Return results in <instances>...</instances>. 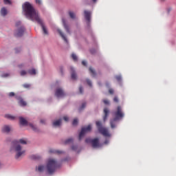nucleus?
<instances>
[{
  "label": "nucleus",
  "instance_id": "nucleus-47",
  "mask_svg": "<svg viewBox=\"0 0 176 176\" xmlns=\"http://www.w3.org/2000/svg\"><path fill=\"white\" fill-rule=\"evenodd\" d=\"M109 93L110 94H113V89H110L109 90Z\"/></svg>",
  "mask_w": 176,
  "mask_h": 176
},
{
  "label": "nucleus",
  "instance_id": "nucleus-1",
  "mask_svg": "<svg viewBox=\"0 0 176 176\" xmlns=\"http://www.w3.org/2000/svg\"><path fill=\"white\" fill-rule=\"evenodd\" d=\"M20 144L26 145L27 141L24 139H21L19 141L14 140L11 143L10 151L11 152H16L15 159H19L21 156L25 155V150L23 149Z\"/></svg>",
  "mask_w": 176,
  "mask_h": 176
},
{
  "label": "nucleus",
  "instance_id": "nucleus-44",
  "mask_svg": "<svg viewBox=\"0 0 176 176\" xmlns=\"http://www.w3.org/2000/svg\"><path fill=\"white\" fill-rule=\"evenodd\" d=\"M82 65H84L85 67H86V65H87V63L85 60H82Z\"/></svg>",
  "mask_w": 176,
  "mask_h": 176
},
{
  "label": "nucleus",
  "instance_id": "nucleus-41",
  "mask_svg": "<svg viewBox=\"0 0 176 176\" xmlns=\"http://www.w3.org/2000/svg\"><path fill=\"white\" fill-rule=\"evenodd\" d=\"M4 3H5L6 5H10V0H4Z\"/></svg>",
  "mask_w": 176,
  "mask_h": 176
},
{
  "label": "nucleus",
  "instance_id": "nucleus-5",
  "mask_svg": "<svg viewBox=\"0 0 176 176\" xmlns=\"http://www.w3.org/2000/svg\"><path fill=\"white\" fill-rule=\"evenodd\" d=\"M97 129L102 135L104 137H111V133L108 131V129L102 126V124L100 121L96 122Z\"/></svg>",
  "mask_w": 176,
  "mask_h": 176
},
{
  "label": "nucleus",
  "instance_id": "nucleus-36",
  "mask_svg": "<svg viewBox=\"0 0 176 176\" xmlns=\"http://www.w3.org/2000/svg\"><path fill=\"white\" fill-rule=\"evenodd\" d=\"M87 85H89V86L90 87H92L91 81L90 80L87 79Z\"/></svg>",
  "mask_w": 176,
  "mask_h": 176
},
{
  "label": "nucleus",
  "instance_id": "nucleus-46",
  "mask_svg": "<svg viewBox=\"0 0 176 176\" xmlns=\"http://www.w3.org/2000/svg\"><path fill=\"white\" fill-rule=\"evenodd\" d=\"M63 119H64L65 122H68V120H69V118L67 116L63 117Z\"/></svg>",
  "mask_w": 176,
  "mask_h": 176
},
{
  "label": "nucleus",
  "instance_id": "nucleus-43",
  "mask_svg": "<svg viewBox=\"0 0 176 176\" xmlns=\"http://www.w3.org/2000/svg\"><path fill=\"white\" fill-rule=\"evenodd\" d=\"M20 25H21V22L18 21V22L16 23V27H19Z\"/></svg>",
  "mask_w": 176,
  "mask_h": 176
},
{
  "label": "nucleus",
  "instance_id": "nucleus-15",
  "mask_svg": "<svg viewBox=\"0 0 176 176\" xmlns=\"http://www.w3.org/2000/svg\"><path fill=\"white\" fill-rule=\"evenodd\" d=\"M19 122L20 124H21L22 126H27V124H28V122L26 121V120H25L23 117L19 118Z\"/></svg>",
  "mask_w": 176,
  "mask_h": 176
},
{
  "label": "nucleus",
  "instance_id": "nucleus-30",
  "mask_svg": "<svg viewBox=\"0 0 176 176\" xmlns=\"http://www.w3.org/2000/svg\"><path fill=\"white\" fill-rule=\"evenodd\" d=\"M89 72L91 74L92 76H94L96 75V72L94 71V69H93V68L89 67Z\"/></svg>",
  "mask_w": 176,
  "mask_h": 176
},
{
  "label": "nucleus",
  "instance_id": "nucleus-7",
  "mask_svg": "<svg viewBox=\"0 0 176 176\" xmlns=\"http://www.w3.org/2000/svg\"><path fill=\"white\" fill-rule=\"evenodd\" d=\"M85 142H87V144L91 143L93 148H98V146H100V142L98 140V138H95V139L87 138L85 140Z\"/></svg>",
  "mask_w": 176,
  "mask_h": 176
},
{
  "label": "nucleus",
  "instance_id": "nucleus-53",
  "mask_svg": "<svg viewBox=\"0 0 176 176\" xmlns=\"http://www.w3.org/2000/svg\"><path fill=\"white\" fill-rule=\"evenodd\" d=\"M60 72H61V74H62V75H63V67H60Z\"/></svg>",
  "mask_w": 176,
  "mask_h": 176
},
{
  "label": "nucleus",
  "instance_id": "nucleus-25",
  "mask_svg": "<svg viewBox=\"0 0 176 176\" xmlns=\"http://www.w3.org/2000/svg\"><path fill=\"white\" fill-rule=\"evenodd\" d=\"M50 153H58V155L63 153V151H54V150H50Z\"/></svg>",
  "mask_w": 176,
  "mask_h": 176
},
{
  "label": "nucleus",
  "instance_id": "nucleus-9",
  "mask_svg": "<svg viewBox=\"0 0 176 176\" xmlns=\"http://www.w3.org/2000/svg\"><path fill=\"white\" fill-rule=\"evenodd\" d=\"M36 21H37V23L40 24V25H41L43 34H45V35H47V29H46V27L45 26V24H43V21H42V19H41V18H38Z\"/></svg>",
  "mask_w": 176,
  "mask_h": 176
},
{
  "label": "nucleus",
  "instance_id": "nucleus-39",
  "mask_svg": "<svg viewBox=\"0 0 176 176\" xmlns=\"http://www.w3.org/2000/svg\"><path fill=\"white\" fill-rule=\"evenodd\" d=\"M79 91L80 94H83V87L82 86L79 87Z\"/></svg>",
  "mask_w": 176,
  "mask_h": 176
},
{
  "label": "nucleus",
  "instance_id": "nucleus-8",
  "mask_svg": "<svg viewBox=\"0 0 176 176\" xmlns=\"http://www.w3.org/2000/svg\"><path fill=\"white\" fill-rule=\"evenodd\" d=\"M25 32V28L23 26L19 28L16 32H15V36L17 38H19L20 36H23L24 35V32Z\"/></svg>",
  "mask_w": 176,
  "mask_h": 176
},
{
  "label": "nucleus",
  "instance_id": "nucleus-11",
  "mask_svg": "<svg viewBox=\"0 0 176 176\" xmlns=\"http://www.w3.org/2000/svg\"><path fill=\"white\" fill-rule=\"evenodd\" d=\"M55 96L58 98L64 97L65 96V94H64V91H63L61 88H58L56 89V91L55 92Z\"/></svg>",
  "mask_w": 176,
  "mask_h": 176
},
{
  "label": "nucleus",
  "instance_id": "nucleus-29",
  "mask_svg": "<svg viewBox=\"0 0 176 176\" xmlns=\"http://www.w3.org/2000/svg\"><path fill=\"white\" fill-rule=\"evenodd\" d=\"M72 58L74 60V61H78V56H76V54H72Z\"/></svg>",
  "mask_w": 176,
  "mask_h": 176
},
{
  "label": "nucleus",
  "instance_id": "nucleus-19",
  "mask_svg": "<svg viewBox=\"0 0 176 176\" xmlns=\"http://www.w3.org/2000/svg\"><path fill=\"white\" fill-rule=\"evenodd\" d=\"M69 17H71L73 20H75V19H76V15L75 13H74V12H72V11H69Z\"/></svg>",
  "mask_w": 176,
  "mask_h": 176
},
{
  "label": "nucleus",
  "instance_id": "nucleus-40",
  "mask_svg": "<svg viewBox=\"0 0 176 176\" xmlns=\"http://www.w3.org/2000/svg\"><path fill=\"white\" fill-rule=\"evenodd\" d=\"M114 102H119V98H118V96H115L113 98Z\"/></svg>",
  "mask_w": 176,
  "mask_h": 176
},
{
  "label": "nucleus",
  "instance_id": "nucleus-14",
  "mask_svg": "<svg viewBox=\"0 0 176 176\" xmlns=\"http://www.w3.org/2000/svg\"><path fill=\"white\" fill-rule=\"evenodd\" d=\"M10 130H11L10 127L8 125H5L2 128L3 133H6L7 134L10 133Z\"/></svg>",
  "mask_w": 176,
  "mask_h": 176
},
{
  "label": "nucleus",
  "instance_id": "nucleus-34",
  "mask_svg": "<svg viewBox=\"0 0 176 176\" xmlns=\"http://www.w3.org/2000/svg\"><path fill=\"white\" fill-rule=\"evenodd\" d=\"M116 79L118 82H120L122 80V76H116Z\"/></svg>",
  "mask_w": 176,
  "mask_h": 176
},
{
  "label": "nucleus",
  "instance_id": "nucleus-49",
  "mask_svg": "<svg viewBox=\"0 0 176 176\" xmlns=\"http://www.w3.org/2000/svg\"><path fill=\"white\" fill-rule=\"evenodd\" d=\"M104 144H105L106 145H107V144H109V140H106L104 141Z\"/></svg>",
  "mask_w": 176,
  "mask_h": 176
},
{
  "label": "nucleus",
  "instance_id": "nucleus-3",
  "mask_svg": "<svg viewBox=\"0 0 176 176\" xmlns=\"http://www.w3.org/2000/svg\"><path fill=\"white\" fill-rule=\"evenodd\" d=\"M114 119L110 120V126L111 129H115L116 127V121L120 120L124 118V113L123 109L120 106H118L116 110L114 111Z\"/></svg>",
  "mask_w": 176,
  "mask_h": 176
},
{
  "label": "nucleus",
  "instance_id": "nucleus-10",
  "mask_svg": "<svg viewBox=\"0 0 176 176\" xmlns=\"http://www.w3.org/2000/svg\"><path fill=\"white\" fill-rule=\"evenodd\" d=\"M84 16H85V20L87 21V24H90L91 12L90 11L85 10Z\"/></svg>",
  "mask_w": 176,
  "mask_h": 176
},
{
  "label": "nucleus",
  "instance_id": "nucleus-32",
  "mask_svg": "<svg viewBox=\"0 0 176 176\" xmlns=\"http://www.w3.org/2000/svg\"><path fill=\"white\" fill-rule=\"evenodd\" d=\"M76 124H78V119L75 118L72 122V125L76 126Z\"/></svg>",
  "mask_w": 176,
  "mask_h": 176
},
{
  "label": "nucleus",
  "instance_id": "nucleus-21",
  "mask_svg": "<svg viewBox=\"0 0 176 176\" xmlns=\"http://www.w3.org/2000/svg\"><path fill=\"white\" fill-rule=\"evenodd\" d=\"M19 105H21V107H25V105H27V102L25 101H24L23 99H21L19 102Z\"/></svg>",
  "mask_w": 176,
  "mask_h": 176
},
{
  "label": "nucleus",
  "instance_id": "nucleus-51",
  "mask_svg": "<svg viewBox=\"0 0 176 176\" xmlns=\"http://www.w3.org/2000/svg\"><path fill=\"white\" fill-rule=\"evenodd\" d=\"M40 122H41V123H42L43 124H45V120H41Z\"/></svg>",
  "mask_w": 176,
  "mask_h": 176
},
{
  "label": "nucleus",
  "instance_id": "nucleus-23",
  "mask_svg": "<svg viewBox=\"0 0 176 176\" xmlns=\"http://www.w3.org/2000/svg\"><path fill=\"white\" fill-rule=\"evenodd\" d=\"M30 126L32 129V130L34 131L36 133L39 132V129H38V128H36V126H35L34 124H30Z\"/></svg>",
  "mask_w": 176,
  "mask_h": 176
},
{
  "label": "nucleus",
  "instance_id": "nucleus-55",
  "mask_svg": "<svg viewBox=\"0 0 176 176\" xmlns=\"http://www.w3.org/2000/svg\"><path fill=\"white\" fill-rule=\"evenodd\" d=\"M19 68H21V65H19Z\"/></svg>",
  "mask_w": 176,
  "mask_h": 176
},
{
  "label": "nucleus",
  "instance_id": "nucleus-31",
  "mask_svg": "<svg viewBox=\"0 0 176 176\" xmlns=\"http://www.w3.org/2000/svg\"><path fill=\"white\" fill-rule=\"evenodd\" d=\"M86 108V103H82V106L80 107L79 111H82V109H85Z\"/></svg>",
  "mask_w": 176,
  "mask_h": 176
},
{
  "label": "nucleus",
  "instance_id": "nucleus-48",
  "mask_svg": "<svg viewBox=\"0 0 176 176\" xmlns=\"http://www.w3.org/2000/svg\"><path fill=\"white\" fill-rule=\"evenodd\" d=\"M20 49L19 48H16L15 49V53H19Z\"/></svg>",
  "mask_w": 176,
  "mask_h": 176
},
{
  "label": "nucleus",
  "instance_id": "nucleus-17",
  "mask_svg": "<svg viewBox=\"0 0 176 176\" xmlns=\"http://www.w3.org/2000/svg\"><path fill=\"white\" fill-rule=\"evenodd\" d=\"M54 127H58L61 126V119H59L58 120H56L53 122Z\"/></svg>",
  "mask_w": 176,
  "mask_h": 176
},
{
  "label": "nucleus",
  "instance_id": "nucleus-42",
  "mask_svg": "<svg viewBox=\"0 0 176 176\" xmlns=\"http://www.w3.org/2000/svg\"><path fill=\"white\" fill-rule=\"evenodd\" d=\"M72 151H76V149H78V146H72Z\"/></svg>",
  "mask_w": 176,
  "mask_h": 176
},
{
  "label": "nucleus",
  "instance_id": "nucleus-18",
  "mask_svg": "<svg viewBox=\"0 0 176 176\" xmlns=\"http://www.w3.org/2000/svg\"><path fill=\"white\" fill-rule=\"evenodd\" d=\"M1 16H6L8 14V10L5 8H2L1 10Z\"/></svg>",
  "mask_w": 176,
  "mask_h": 176
},
{
  "label": "nucleus",
  "instance_id": "nucleus-12",
  "mask_svg": "<svg viewBox=\"0 0 176 176\" xmlns=\"http://www.w3.org/2000/svg\"><path fill=\"white\" fill-rule=\"evenodd\" d=\"M62 23L67 34H71V30H69V26H68V24H67V22L65 21V19L64 18L62 19Z\"/></svg>",
  "mask_w": 176,
  "mask_h": 176
},
{
  "label": "nucleus",
  "instance_id": "nucleus-20",
  "mask_svg": "<svg viewBox=\"0 0 176 176\" xmlns=\"http://www.w3.org/2000/svg\"><path fill=\"white\" fill-rule=\"evenodd\" d=\"M72 71V79L75 80L76 79V73H75V71L74 70V68H71Z\"/></svg>",
  "mask_w": 176,
  "mask_h": 176
},
{
  "label": "nucleus",
  "instance_id": "nucleus-4",
  "mask_svg": "<svg viewBox=\"0 0 176 176\" xmlns=\"http://www.w3.org/2000/svg\"><path fill=\"white\" fill-rule=\"evenodd\" d=\"M60 166V163H58V162L55 159H49L46 166V170L48 174H54V173H56V170L59 168Z\"/></svg>",
  "mask_w": 176,
  "mask_h": 176
},
{
  "label": "nucleus",
  "instance_id": "nucleus-54",
  "mask_svg": "<svg viewBox=\"0 0 176 176\" xmlns=\"http://www.w3.org/2000/svg\"><path fill=\"white\" fill-rule=\"evenodd\" d=\"M93 2H97V0H93Z\"/></svg>",
  "mask_w": 176,
  "mask_h": 176
},
{
  "label": "nucleus",
  "instance_id": "nucleus-45",
  "mask_svg": "<svg viewBox=\"0 0 176 176\" xmlns=\"http://www.w3.org/2000/svg\"><path fill=\"white\" fill-rule=\"evenodd\" d=\"M9 97H14V92H10L9 94Z\"/></svg>",
  "mask_w": 176,
  "mask_h": 176
},
{
  "label": "nucleus",
  "instance_id": "nucleus-52",
  "mask_svg": "<svg viewBox=\"0 0 176 176\" xmlns=\"http://www.w3.org/2000/svg\"><path fill=\"white\" fill-rule=\"evenodd\" d=\"M3 76L4 78H6L7 76H9V74H4Z\"/></svg>",
  "mask_w": 176,
  "mask_h": 176
},
{
  "label": "nucleus",
  "instance_id": "nucleus-33",
  "mask_svg": "<svg viewBox=\"0 0 176 176\" xmlns=\"http://www.w3.org/2000/svg\"><path fill=\"white\" fill-rule=\"evenodd\" d=\"M26 74H27V72L25 70H22L20 72L21 76H25Z\"/></svg>",
  "mask_w": 176,
  "mask_h": 176
},
{
  "label": "nucleus",
  "instance_id": "nucleus-22",
  "mask_svg": "<svg viewBox=\"0 0 176 176\" xmlns=\"http://www.w3.org/2000/svg\"><path fill=\"white\" fill-rule=\"evenodd\" d=\"M28 74H30V75H36V71L35 69H32L28 70Z\"/></svg>",
  "mask_w": 176,
  "mask_h": 176
},
{
  "label": "nucleus",
  "instance_id": "nucleus-13",
  "mask_svg": "<svg viewBox=\"0 0 176 176\" xmlns=\"http://www.w3.org/2000/svg\"><path fill=\"white\" fill-rule=\"evenodd\" d=\"M104 117H103V120L104 122H105V120H107V119H108V116L109 115V110L108 109V108H104Z\"/></svg>",
  "mask_w": 176,
  "mask_h": 176
},
{
  "label": "nucleus",
  "instance_id": "nucleus-35",
  "mask_svg": "<svg viewBox=\"0 0 176 176\" xmlns=\"http://www.w3.org/2000/svg\"><path fill=\"white\" fill-rule=\"evenodd\" d=\"M103 102L105 105H109V100L107 99L103 100Z\"/></svg>",
  "mask_w": 176,
  "mask_h": 176
},
{
  "label": "nucleus",
  "instance_id": "nucleus-24",
  "mask_svg": "<svg viewBox=\"0 0 176 176\" xmlns=\"http://www.w3.org/2000/svg\"><path fill=\"white\" fill-rule=\"evenodd\" d=\"M6 118L7 119H10V120H14V119H15V117H14V116H11V115H9V114H6Z\"/></svg>",
  "mask_w": 176,
  "mask_h": 176
},
{
  "label": "nucleus",
  "instance_id": "nucleus-27",
  "mask_svg": "<svg viewBox=\"0 0 176 176\" xmlns=\"http://www.w3.org/2000/svg\"><path fill=\"white\" fill-rule=\"evenodd\" d=\"M74 142V139L72 138H69L67 139L65 142V144H71Z\"/></svg>",
  "mask_w": 176,
  "mask_h": 176
},
{
  "label": "nucleus",
  "instance_id": "nucleus-50",
  "mask_svg": "<svg viewBox=\"0 0 176 176\" xmlns=\"http://www.w3.org/2000/svg\"><path fill=\"white\" fill-rule=\"evenodd\" d=\"M36 3L41 5V0H36Z\"/></svg>",
  "mask_w": 176,
  "mask_h": 176
},
{
  "label": "nucleus",
  "instance_id": "nucleus-37",
  "mask_svg": "<svg viewBox=\"0 0 176 176\" xmlns=\"http://www.w3.org/2000/svg\"><path fill=\"white\" fill-rule=\"evenodd\" d=\"M90 52L91 53V54H95V53L97 52V50H95V49H91V50H90Z\"/></svg>",
  "mask_w": 176,
  "mask_h": 176
},
{
  "label": "nucleus",
  "instance_id": "nucleus-26",
  "mask_svg": "<svg viewBox=\"0 0 176 176\" xmlns=\"http://www.w3.org/2000/svg\"><path fill=\"white\" fill-rule=\"evenodd\" d=\"M37 170L39 171V173H42V171H43V170H45V166H38L37 168Z\"/></svg>",
  "mask_w": 176,
  "mask_h": 176
},
{
  "label": "nucleus",
  "instance_id": "nucleus-6",
  "mask_svg": "<svg viewBox=\"0 0 176 176\" xmlns=\"http://www.w3.org/2000/svg\"><path fill=\"white\" fill-rule=\"evenodd\" d=\"M91 131V125H88L86 127L82 128L78 137L79 141H80V140H82V138L85 137V135L86 134V133H89V131Z\"/></svg>",
  "mask_w": 176,
  "mask_h": 176
},
{
  "label": "nucleus",
  "instance_id": "nucleus-2",
  "mask_svg": "<svg viewBox=\"0 0 176 176\" xmlns=\"http://www.w3.org/2000/svg\"><path fill=\"white\" fill-rule=\"evenodd\" d=\"M25 16L32 21H36L39 19V15L36 13L34 6L30 2H25L22 6Z\"/></svg>",
  "mask_w": 176,
  "mask_h": 176
},
{
  "label": "nucleus",
  "instance_id": "nucleus-16",
  "mask_svg": "<svg viewBox=\"0 0 176 176\" xmlns=\"http://www.w3.org/2000/svg\"><path fill=\"white\" fill-rule=\"evenodd\" d=\"M58 32L60 35L61 38L66 42V43H68V40L67 39V37H65V35H64V33L61 32V30L58 29Z\"/></svg>",
  "mask_w": 176,
  "mask_h": 176
},
{
  "label": "nucleus",
  "instance_id": "nucleus-38",
  "mask_svg": "<svg viewBox=\"0 0 176 176\" xmlns=\"http://www.w3.org/2000/svg\"><path fill=\"white\" fill-rule=\"evenodd\" d=\"M30 84H24L23 85V87H25V89H29V87H30Z\"/></svg>",
  "mask_w": 176,
  "mask_h": 176
},
{
  "label": "nucleus",
  "instance_id": "nucleus-28",
  "mask_svg": "<svg viewBox=\"0 0 176 176\" xmlns=\"http://www.w3.org/2000/svg\"><path fill=\"white\" fill-rule=\"evenodd\" d=\"M32 159H33L34 160H39V159H41V156L39 155H32Z\"/></svg>",
  "mask_w": 176,
  "mask_h": 176
}]
</instances>
